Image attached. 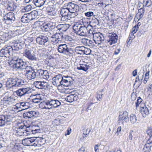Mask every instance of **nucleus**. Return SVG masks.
Listing matches in <instances>:
<instances>
[{
	"label": "nucleus",
	"mask_w": 152,
	"mask_h": 152,
	"mask_svg": "<svg viewBox=\"0 0 152 152\" xmlns=\"http://www.w3.org/2000/svg\"><path fill=\"white\" fill-rule=\"evenodd\" d=\"M64 7H67V9L71 13V17L74 18L78 15L77 11L78 10V6L77 4L72 2H70L65 4Z\"/></svg>",
	"instance_id": "nucleus-6"
},
{
	"label": "nucleus",
	"mask_w": 152,
	"mask_h": 152,
	"mask_svg": "<svg viewBox=\"0 0 152 152\" xmlns=\"http://www.w3.org/2000/svg\"><path fill=\"white\" fill-rule=\"evenodd\" d=\"M38 111H30L26 112L23 114V117L26 118H31L32 117H37L39 115Z\"/></svg>",
	"instance_id": "nucleus-15"
},
{
	"label": "nucleus",
	"mask_w": 152,
	"mask_h": 152,
	"mask_svg": "<svg viewBox=\"0 0 152 152\" xmlns=\"http://www.w3.org/2000/svg\"><path fill=\"white\" fill-rule=\"evenodd\" d=\"M53 80L52 82L53 85L56 86L63 85L66 87L71 85L73 82L72 78L70 77H63L60 75H56L53 78Z\"/></svg>",
	"instance_id": "nucleus-1"
},
{
	"label": "nucleus",
	"mask_w": 152,
	"mask_h": 152,
	"mask_svg": "<svg viewBox=\"0 0 152 152\" xmlns=\"http://www.w3.org/2000/svg\"><path fill=\"white\" fill-rule=\"evenodd\" d=\"M42 100V98L40 96L37 98H34L31 100V102L35 103H38L40 101Z\"/></svg>",
	"instance_id": "nucleus-47"
},
{
	"label": "nucleus",
	"mask_w": 152,
	"mask_h": 152,
	"mask_svg": "<svg viewBox=\"0 0 152 152\" xmlns=\"http://www.w3.org/2000/svg\"><path fill=\"white\" fill-rule=\"evenodd\" d=\"M42 27L45 31H50L48 34H51L53 32H55L54 31H56V27L53 25L52 23L45 24Z\"/></svg>",
	"instance_id": "nucleus-16"
},
{
	"label": "nucleus",
	"mask_w": 152,
	"mask_h": 152,
	"mask_svg": "<svg viewBox=\"0 0 152 152\" xmlns=\"http://www.w3.org/2000/svg\"><path fill=\"white\" fill-rule=\"evenodd\" d=\"M50 34L52 35L50 39L51 41L53 43H55L57 42V40L56 39V38H55V37H53V34L52 33Z\"/></svg>",
	"instance_id": "nucleus-60"
},
{
	"label": "nucleus",
	"mask_w": 152,
	"mask_h": 152,
	"mask_svg": "<svg viewBox=\"0 0 152 152\" xmlns=\"http://www.w3.org/2000/svg\"><path fill=\"white\" fill-rule=\"evenodd\" d=\"M69 24H59L56 27V31L57 30H58L61 32L66 31L69 27Z\"/></svg>",
	"instance_id": "nucleus-23"
},
{
	"label": "nucleus",
	"mask_w": 152,
	"mask_h": 152,
	"mask_svg": "<svg viewBox=\"0 0 152 152\" xmlns=\"http://www.w3.org/2000/svg\"><path fill=\"white\" fill-rule=\"evenodd\" d=\"M32 9V6L30 5H28L24 7L23 10L26 12L30 11Z\"/></svg>",
	"instance_id": "nucleus-55"
},
{
	"label": "nucleus",
	"mask_w": 152,
	"mask_h": 152,
	"mask_svg": "<svg viewBox=\"0 0 152 152\" xmlns=\"http://www.w3.org/2000/svg\"><path fill=\"white\" fill-rule=\"evenodd\" d=\"M15 80L14 87H20L24 85V81L21 79L15 78Z\"/></svg>",
	"instance_id": "nucleus-30"
},
{
	"label": "nucleus",
	"mask_w": 152,
	"mask_h": 152,
	"mask_svg": "<svg viewBox=\"0 0 152 152\" xmlns=\"http://www.w3.org/2000/svg\"><path fill=\"white\" fill-rule=\"evenodd\" d=\"M23 55L32 61L36 60L37 59L35 55L32 53L31 50L28 48L25 49L23 53Z\"/></svg>",
	"instance_id": "nucleus-17"
},
{
	"label": "nucleus",
	"mask_w": 152,
	"mask_h": 152,
	"mask_svg": "<svg viewBox=\"0 0 152 152\" xmlns=\"http://www.w3.org/2000/svg\"><path fill=\"white\" fill-rule=\"evenodd\" d=\"M15 100L14 99L10 96H6L3 98L2 101L4 104L10 105L13 104Z\"/></svg>",
	"instance_id": "nucleus-20"
},
{
	"label": "nucleus",
	"mask_w": 152,
	"mask_h": 152,
	"mask_svg": "<svg viewBox=\"0 0 152 152\" xmlns=\"http://www.w3.org/2000/svg\"><path fill=\"white\" fill-rule=\"evenodd\" d=\"M47 10L49 15H51L56 14L55 10L53 8H50V7H48Z\"/></svg>",
	"instance_id": "nucleus-44"
},
{
	"label": "nucleus",
	"mask_w": 152,
	"mask_h": 152,
	"mask_svg": "<svg viewBox=\"0 0 152 152\" xmlns=\"http://www.w3.org/2000/svg\"><path fill=\"white\" fill-rule=\"evenodd\" d=\"M143 3L145 6L147 7L150 6L152 4L151 0H143Z\"/></svg>",
	"instance_id": "nucleus-51"
},
{
	"label": "nucleus",
	"mask_w": 152,
	"mask_h": 152,
	"mask_svg": "<svg viewBox=\"0 0 152 152\" xmlns=\"http://www.w3.org/2000/svg\"><path fill=\"white\" fill-rule=\"evenodd\" d=\"M60 104L61 102L57 100L50 99L46 102H41L39 104V107L42 109H49L57 107Z\"/></svg>",
	"instance_id": "nucleus-3"
},
{
	"label": "nucleus",
	"mask_w": 152,
	"mask_h": 152,
	"mask_svg": "<svg viewBox=\"0 0 152 152\" xmlns=\"http://www.w3.org/2000/svg\"><path fill=\"white\" fill-rule=\"evenodd\" d=\"M35 139H36V137H30L29 146H34L32 144H34V142Z\"/></svg>",
	"instance_id": "nucleus-58"
},
{
	"label": "nucleus",
	"mask_w": 152,
	"mask_h": 152,
	"mask_svg": "<svg viewBox=\"0 0 152 152\" xmlns=\"http://www.w3.org/2000/svg\"><path fill=\"white\" fill-rule=\"evenodd\" d=\"M142 101V100L141 98L139 97H138V99L135 102L136 107V109H137V107L140 105V106L141 104H143L141 103Z\"/></svg>",
	"instance_id": "nucleus-49"
},
{
	"label": "nucleus",
	"mask_w": 152,
	"mask_h": 152,
	"mask_svg": "<svg viewBox=\"0 0 152 152\" xmlns=\"http://www.w3.org/2000/svg\"><path fill=\"white\" fill-rule=\"evenodd\" d=\"M89 24L87 27L82 26L81 24H76L73 26L75 32L77 34L81 36H86L88 34V28L91 26Z\"/></svg>",
	"instance_id": "nucleus-4"
},
{
	"label": "nucleus",
	"mask_w": 152,
	"mask_h": 152,
	"mask_svg": "<svg viewBox=\"0 0 152 152\" xmlns=\"http://www.w3.org/2000/svg\"><path fill=\"white\" fill-rule=\"evenodd\" d=\"M93 107V104L91 103L88 104L86 111L88 113H91L92 112V109Z\"/></svg>",
	"instance_id": "nucleus-48"
},
{
	"label": "nucleus",
	"mask_w": 152,
	"mask_h": 152,
	"mask_svg": "<svg viewBox=\"0 0 152 152\" xmlns=\"http://www.w3.org/2000/svg\"><path fill=\"white\" fill-rule=\"evenodd\" d=\"M74 95L71 94L67 96L65 99L66 100L69 102H71L73 101Z\"/></svg>",
	"instance_id": "nucleus-45"
},
{
	"label": "nucleus",
	"mask_w": 152,
	"mask_h": 152,
	"mask_svg": "<svg viewBox=\"0 0 152 152\" xmlns=\"http://www.w3.org/2000/svg\"><path fill=\"white\" fill-rule=\"evenodd\" d=\"M91 131V129L90 128H88L86 129H84L83 130V138L87 137Z\"/></svg>",
	"instance_id": "nucleus-38"
},
{
	"label": "nucleus",
	"mask_w": 152,
	"mask_h": 152,
	"mask_svg": "<svg viewBox=\"0 0 152 152\" xmlns=\"http://www.w3.org/2000/svg\"><path fill=\"white\" fill-rule=\"evenodd\" d=\"M82 42L86 46L90 47H92L93 46V42L92 41L86 38L82 39Z\"/></svg>",
	"instance_id": "nucleus-27"
},
{
	"label": "nucleus",
	"mask_w": 152,
	"mask_h": 152,
	"mask_svg": "<svg viewBox=\"0 0 152 152\" xmlns=\"http://www.w3.org/2000/svg\"><path fill=\"white\" fill-rule=\"evenodd\" d=\"M69 12L67 9V7H65L64 5L62 7L60 12V14L63 17H67L69 15Z\"/></svg>",
	"instance_id": "nucleus-26"
},
{
	"label": "nucleus",
	"mask_w": 152,
	"mask_h": 152,
	"mask_svg": "<svg viewBox=\"0 0 152 152\" xmlns=\"http://www.w3.org/2000/svg\"><path fill=\"white\" fill-rule=\"evenodd\" d=\"M141 108V112L143 117H145L149 113L148 108L144 104H142L140 106Z\"/></svg>",
	"instance_id": "nucleus-21"
},
{
	"label": "nucleus",
	"mask_w": 152,
	"mask_h": 152,
	"mask_svg": "<svg viewBox=\"0 0 152 152\" xmlns=\"http://www.w3.org/2000/svg\"><path fill=\"white\" fill-rule=\"evenodd\" d=\"M98 20L96 19L91 22V24L95 27L96 25H98Z\"/></svg>",
	"instance_id": "nucleus-59"
},
{
	"label": "nucleus",
	"mask_w": 152,
	"mask_h": 152,
	"mask_svg": "<svg viewBox=\"0 0 152 152\" xmlns=\"http://www.w3.org/2000/svg\"><path fill=\"white\" fill-rule=\"evenodd\" d=\"M85 15L87 17H91L94 15V13L92 12H88L85 13Z\"/></svg>",
	"instance_id": "nucleus-62"
},
{
	"label": "nucleus",
	"mask_w": 152,
	"mask_h": 152,
	"mask_svg": "<svg viewBox=\"0 0 152 152\" xmlns=\"http://www.w3.org/2000/svg\"><path fill=\"white\" fill-rule=\"evenodd\" d=\"M10 63L13 68L21 70L25 69L26 70L27 67L29 66L27 65L26 62L23 61L22 59L18 58L13 57Z\"/></svg>",
	"instance_id": "nucleus-2"
},
{
	"label": "nucleus",
	"mask_w": 152,
	"mask_h": 152,
	"mask_svg": "<svg viewBox=\"0 0 152 152\" xmlns=\"http://www.w3.org/2000/svg\"><path fill=\"white\" fill-rule=\"evenodd\" d=\"M15 14L12 12L7 13L4 16V21L7 24H11L15 20Z\"/></svg>",
	"instance_id": "nucleus-11"
},
{
	"label": "nucleus",
	"mask_w": 152,
	"mask_h": 152,
	"mask_svg": "<svg viewBox=\"0 0 152 152\" xmlns=\"http://www.w3.org/2000/svg\"><path fill=\"white\" fill-rule=\"evenodd\" d=\"M10 36L9 33L0 32V39L3 41L5 42L8 40L10 38Z\"/></svg>",
	"instance_id": "nucleus-24"
},
{
	"label": "nucleus",
	"mask_w": 152,
	"mask_h": 152,
	"mask_svg": "<svg viewBox=\"0 0 152 152\" xmlns=\"http://www.w3.org/2000/svg\"><path fill=\"white\" fill-rule=\"evenodd\" d=\"M137 117L136 115L134 114H131L130 116V121L131 123L134 124L137 122Z\"/></svg>",
	"instance_id": "nucleus-41"
},
{
	"label": "nucleus",
	"mask_w": 152,
	"mask_h": 152,
	"mask_svg": "<svg viewBox=\"0 0 152 152\" xmlns=\"http://www.w3.org/2000/svg\"><path fill=\"white\" fill-rule=\"evenodd\" d=\"M34 85L36 88L40 89H45L47 88L49 86L48 83L44 81H35Z\"/></svg>",
	"instance_id": "nucleus-18"
},
{
	"label": "nucleus",
	"mask_w": 152,
	"mask_h": 152,
	"mask_svg": "<svg viewBox=\"0 0 152 152\" xmlns=\"http://www.w3.org/2000/svg\"><path fill=\"white\" fill-rule=\"evenodd\" d=\"M143 14L140 13V12H138L136 15V17L139 20L143 17Z\"/></svg>",
	"instance_id": "nucleus-63"
},
{
	"label": "nucleus",
	"mask_w": 152,
	"mask_h": 152,
	"mask_svg": "<svg viewBox=\"0 0 152 152\" xmlns=\"http://www.w3.org/2000/svg\"><path fill=\"white\" fill-rule=\"evenodd\" d=\"M21 21L24 23H27L30 21L29 18H28L27 14H24L21 18Z\"/></svg>",
	"instance_id": "nucleus-40"
},
{
	"label": "nucleus",
	"mask_w": 152,
	"mask_h": 152,
	"mask_svg": "<svg viewBox=\"0 0 152 152\" xmlns=\"http://www.w3.org/2000/svg\"><path fill=\"white\" fill-rule=\"evenodd\" d=\"M20 106L19 103H18L14 106L13 108L17 109L19 111H20Z\"/></svg>",
	"instance_id": "nucleus-61"
},
{
	"label": "nucleus",
	"mask_w": 152,
	"mask_h": 152,
	"mask_svg": "<svg viewBox=\"0 0 152 152\" xmlns=\"http://www.w3.org/2000/svg\"><path fill=\"white\" fill-rule=\"evenodd\" d=\"M139 23H138L137 25H135L132 28V32L133 33H135L137 31L138 28L139 26L140 25H139Z\"/></svg>",
	"instance_id": "nucleus-53"
},
{
	"label": "nucleus",
	"mask_w": 152,
	"mask_h": 152,
	"mask_svg": "<svg viewBox=\"0 0 152 152\" xmlns=\"http://www.w3.org/2000/svg\"><path fill=\"white\" fill-rule=\"evenodd\" d=\"M134 132L133 130H131L130 131L128 137V139L129 140H132L133 135L134 134Z\"/></svg>",
	"instance_id": "nucleus-57"
},
{
	"label": "nucleus",
	"mask_w": 152,
	"mask_h": 152,
	"mask_svg": "<svg viewBox=\"0 0 152 152\" xmlns=\"http://www.w3.org/2000/svg\"><path fill=\"white\" fill-rule=\"evenodd\" d=\"M43 139L40 137H36V139L34 142V144H32L34 146H41L42 145H43L44 143L42 142V140Z\"/></svg>",
	"instance_id": "nucleus-28"
},
{
	"label": "nucleus",
	"mask_w": 152,
	"mask_h": 152,
	"mask_svg": "<svg viewBox=\"0 0 152 152\" xmlns=\"http://www.w3.org/2000/svg\"><path fill=\"white\" fill-rule=\"evenodd\" d=\"M36 41L37 44L42 45L44 48L47 47L49 44L48 39L46 36L38 37L36 39Z\"/></svg>",
	"instance_id": "nucleus-10"
},
{
	"label": "nucleus",
	"mask_w": 152,
	"mask_h": 152,
	"mask_svg": "<svg viewBox=\"0 0 152 152\" xmlns=\"http://www.w3.org/2000/svg\"><path fill=\"white\" fill-rule=\"evenodd\" d=\"M40 129L39 127L38 126H29L26 129V131L30 133L35 134L39 132Z\"/></svg>",
	"instance_id": "nucleus-22"
},
{
	"label": "nucleus",
	"mask_w": 152,
	"mask_h": 152,
	"mask_svg": "<svg viewBox=\"0 0 152 152\" xmlns=\"http://www.w3.org/2000/svg\"><path fill=\"white\" fill-rule=\"evenodd\" d=\"M13 118L10 115H0V126H3L8 122H11Z\"/></svg>",
	"instance_id": "nucleus-12"
},
{
	"label": "nucleus",
	"mask_w": 152,
	"mask_h": 152,
	"mask_svg": "<svg viewBox=\"0 0 152 152\" xmlns=\"http://www.w3.org/2000/svg\"><path fill=\"white\" fill-rule=\"evenodd\" d=\"M105 50L106 51H105V52L106 53L107 55H105V56L107 58L108 57L110 56L111 55V52L110 51V50L108 49L107 50Z\"/></svg>",
	"instance_id": "nucleus-64"
},
{
	"label": "nucleus",
	"mask_w": 152,
	"mask_h": 152,
	"mask_svg": "<svg viewBox=\"0 0 152 152\" xmlns=\"http://www.w3.org/2000/svg\"><path fill=\"white\" fill-rule=\"evenodd\" d=\"M17 129L16 130V133H17L16 135L19 136L25 135L24 132L26 131L23 129Z\"/></svg>",
	"instance_id": "nucleus-43"
},
{
	"label": "nucleus",
	"mask_w": 152,
	"mask_h": 152,
	"mask_svg": "<svg viewBox=\"0 0 152 152\" xmlns=\"http://www.w3.org/2000/svg\"><path fill=\"white\" fill-rule=\"evenodd\" d=\"M49 73L47 71L43 70L41 77L45 79H48L49 78Z\"/></svg>",
	"instance_id": "nucleus-39"
},
{
	"label": "nucleus",
	"mask_w": 152,
	"mask_h": 152,
	"mask_svg": "<svg viewBox=\"0 0 152 152\" xmlns=\"http://www.w3.org/2000/svg\"><path fill=\"white\" fill-rule=\"evenodd\" d=\"M13 50L11 46L5 45L0 50V56L9 57L10 55V53Z\"/></svg>",
	"instance_id": "nucleus-8"
},
{
	"label": "nucleus",
	"mask_w": 152,
	"mask_h": 152,
	"mask_svg": "<svg viewBox=\"0 0 152 152\" xmlns=\"http://www.w3.org/2000/svg\"><path fill=\"white\" fill-rule=\"evenodd\" d=\"M84 46H78L75 49V52L77 54H83V53Z\"/></svg>",
	"instance_id": "nucleus-37"
},
{
	"label": "nucleus",
	"mask_w": 152,
	"mask_h": 152,
	"mask_svg": "<svg viewBox=\"0 0 152 152\" xmlns=\"http://www.w3.org/2000/svg\"><path fill=\"white\" fill-rule=\"evenodd\" d=\"M152 142V141L150 142L149 140H148L147 143L145 144L143 148V150L145 151V152H149L151 151V148L152 146L151 145Z\"/></svg>",
	"instance_id": "nucleus-31"
},
{
	"label": "nucleus",
	"mask_w": 152,
	"mask_h": 152,
	"mask_svg": "<svg viewBox=\"0 0 152 152\" xmlns=\"http://www.w3.org/2000/svg\"><path fill=\"white\" fill-rule=\"evenodd\" d=\"M30 138H26L22 140V143L25 146H29Z\"/></svg>",
	"instance_id": "nucleus-46"
},
{
	"label": "nucleus",
	"mask_w": 152,
	"mask_h": 152,
	"mask_svg": "<svg viewBox=\"0 0 152 152\" xmlns=\"http://www.w3.org/2000/svg\"><path fill=\"white\" fill-rule=\"evenodd\" d=\"M91 63L90 62H86L83 61H80V64L77 67L78 70H82L86 71L88 68L91 65Z\"/></svg>",
	"instance_id": "nucleus-14"
},
{
	"label": "nucleus",
	"mask_w": 152,
	"mask_h": 152,
	"mask_svg": "<svg viewBox=\"0 0 152 152\" xmlns=\"http://www.w3.org/2000/svg\"><path fill=\"white\" fill-rule=\"evenodd\" d=\"M46 1V0H34L33 1L35 5L38 7L43 6Z\"/></svg>",
	"instance_id": "nucleus-33"
},
{
	"label": "nucleus",
	"mask_w": 152,
	"mask_h": 152,
	"mask_svg": "<svg viewBox=\"0 0 152 152\" xmlns=\"http://www.w3.org/2000/svg\"><path fill=\"white\" fill-rule=\"evenodd\" d=\"M15 78H10L8 79L7 81V85L10 86V87H14L15 81Z\"/></svg>",
	"instance_id": "nucleus-35"
},
{
	"label": "nucleus",
	"mask_w": 152,
	"mask_h": 152,
	"mask_svg": "<svg viewBox=\"0 0 152 152\" xmlns=\"http://www.w3.org/2000/svg\"><path fill=\"white\" fill-rule=\"evenodd\" d=\"M104 0H99V6L101 7V13L103 15L102 17H104Z\"/></svg>",
	"instance_id": "nucleus-36"
},
{
	"label": "nucleus",
	"mask_w": 152,
	"mask_h": 152,
	"mask_svg": "<svg viewBox=\"0 0 152 152\" xmlns=\"http://www.w3.org/2000/svg\"><path fill=\"white\" fill-rule=\"evenodd\" d=\"M43 70L41 69L37 70L36 72L37 77L39 76L41 77L42 74L43 73Z\"/></svg>",
	"instance_id": "nucleus-56"
},
{
	"label": "nucleus",
	"mask_w": 152,
	"mask_h": 152,
	"mask_svg": "<svg viewBox=\"0 0 152 152\" xmlns=\"http://www.w3.org/2000/svg\"><path fill=\"white\" fill-rule=\"evenodd\" d=\"M25 76L29 80L34 79L37 77L36 72L32 70L31 67L29 66L27 67L26 70L25 71Z\"/></svg>",
	"instance_id": "nucleus-9"
},
{
	"label": "nucleus",
	"mask_w": 152,
	"mask_h": 152,
	"mask_svg": "<svg viewBox=\"0 0 152 152\" xmlns=\"http://www.w3.org/2000/svg\"><path fill=\"white\" fill-rule=\"evenodd\" d=\"M60 124V121L59 119H56L53 121V124L54 126H59Z\"/></svg>",
	"instance_id": "nucleus-50"
},
{
	"label": "nucleus",
	"mask_w": 152,
	"mask_h": 152,
	"mask_svg": "<svg viewBox=\"0 0 152 152\" xmlns=\"http://www.w3.org/2000/svg\"><path fill=\"white\" fill-rule=\"evenodd\" d=\"M56 31H54L55 32L52 33L53 35V37H55L58 41H61L62 39L63 34L62 33L57 32Z\"/></svg>",
	"instance_id": "nucleus-34"
},
{
	"label": "nucleus",
	"mask_w": 152,
	"mask_h": 152,
	"mask_svg": "<svg viewBox=\"0 0 152 152\" xmlns=\"http://www.w3.org/2000/svg\"><path fill=\"white\" fill-rule=\"evenodd\" d=\"M27 14L28 15V18H29L30 20L35 19L38 16V12L36 10H34Z\"/></svg>",
	"instance_id": "nucleus-29"
},
{
	"label": "nucleus",
	"mask_w": 152,
	"mask_h": 152,
	"mask_svg": "<svg viewBox=\"0 0 152 152\" xmlns=\"http://www.w3.org/2000/svg\"><path fill=\"white\" fill-rule=\"evenodd\" d=\"M17 7L16 4L14 3H9L7 4V9L10 11H15Z\"/></svg>",
	"instance_id": "nucleus-25"
},
{
	"label": "nucleus",
	"mask_w": 152,
	"mask_h": 152,
	"mask_svg": "<svg viewBox=\"0 0 152 152\" xmlns=\"http://www.w3.org/2000/svg\"><path fill=\"white\" fill-rule=\"evenodd\" d=\"M22 105L23 110L27 109L29 108V103L28 102H22Z\"/></svg>",
	"instance_id": "nucleus-54"
},
{
	"label": "nucleus",
	"mask_w": 152,
	"mask_h": 152,
	"mask_svg": "<svg viewBox=\"0 0 152 152\" xmlns=\"http://www.w3.org/2000/svg\"><path fill=\"white\" fill-rule=\"evenodd\" d=\"M22 96L31 93L32 91L31 88L29 87L21 88Z\"/></svg>",
	"instance_id": "nucleus-32"
},
{
	"label": "nucleus",
	"mask_w": 152,
	"mask_h": 152,
	"mask_svg": "<svg viewBox=\"0 0 152 152\" xmlns=\"http://www.w3.org/2000/svg\"><path fill=\"white\" fill-rule=\"evenodd\" d=\"M106 38L107 39L106 42L107 45H112L117 42L118 36L115 33H108L106 34Z\"/></svg>",
	"instance_id": "nucleus-7"
},
{
	"label": "nucleus",
	"mask_w": 152,
	"mask_h": 152,
	"mask_svg": "<svg viewBox=\"0 0 152 152\" xmlns=\"http://www.w3.org/2000/svg\"><path fill=\"white\" fill-rule=\"evenodd\" d=\"M118 118V123H119L121 121L123 125H124V121L126 122L129 121V118L128 116V113L126 111H124L122 114L119 115Z\"/></svg>",
	"instance_id": "nucleus-13"
},
{
	"label": "nucleus",
	"mask_w": 152,
	"mask_h": 152,
	"mask_svg": "<svg viewBox=\"0 0 152 152\" xmlns=\"http://www.w3.org/2000/svg\"><path fill=\"white\" fill-rule=\"evenodd\" d=\"M105 13H106V15L107 17V18H106V19L108 20H110V19H111V17L113 14L112 10L110 9V10L106 11L105 12ZM105 15H106L105 14Z\"/></svg>",
	"instance_id": "nucleus-42"
},
{
	"label": "nucleus",
	"mask_w": 152,
	"mask_h": 152,
	"mask_svg": "<svg viewBox=\"0 0 152 152\" xmlns=\"http://www.w3.org/2000/svg\"><path fill=\"white\" fill-rule=\"evenodd\" d=\"M58 50L59 53L66 54L69 53V49L68 48L67 45L66 44L59 45Z\"/></svg>",
	"instance_id": "nucleus-19"
},
{
	"label": "nucleus",
	"mask_w": 152,
	"mask_h": 152,
	"mask_svg": "<svg viewBox=\"0 0 152 152\" xmlns=\"http://www.w3.org/2000/svg\"><path fill=\"white\" fill-rule=\"evenodd\" d=\"M91 53V50L90 49L83 47V54L86 55H89Z\"/></svg>",
	"instance_id": "nucleus-52"
},
{
	"label": "nucleus",
	"mask_w": 152,
	"mask_h": 152,
	"mask_svg": "<svg viewBox=\"0 0 152 152\" xmlns=\"http://www.w3.org/2000/svg\"><path fill=\"white\" fill-rule=\"evenodd\" d=\"M93 38L96 44L99 45L100 48L103 49L104 44V35L99 32H94L93 34Z\"/></svg>",
	"instance_id": "nucleus-5"
}]
</instances>
